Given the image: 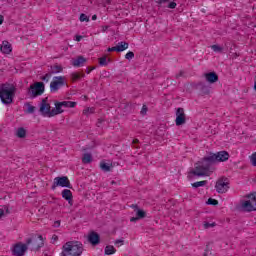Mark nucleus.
Listing matches in <instances>:
<instances>
[{
    "label": "nucleus",
    "mask_w": 256,
    "mask_h": 256,
    "mask_svg": "<svg viewBox=\"0 0 256 256\" xmlns=\"http://www.w3.org/2000/svg\"><path fill=\"white\" fill-rule=\"evenodd\" d=\"M55 108L51 109V104L47 103V98L42 99L40 103L39 112L42 117H55L57 115H61V113H65L64 107L61 102L56 101L54 103Z\"/></svg>",
    "instance_id": "1"
},
{
    "label": "nucleus",
    "mask_w": 256,
    "mask_h": 256,
    "mask_svg": "<svg viewBox=\"0 0 256 256\" xmlns=\"http://www.w3.org/2000/svg\"><path fill=\"white\" fill-rule=\"evenodd\" d=\"M215 163V159L210 153L208 157H204L202 159L200 165L196 166L194 170L190 171V174L195 175L196 177H205V175H208L209 171H211V167H213Z\"/></svg>",
    "instance_id": "2"
},
{
    "label": "nucleus",
    "mask_w": 256,
    "mask_h": 256,
    "mask_svg": "<svg viewBox=\"0 0 256 256\" xmlns=\"http://www.w3.org/2000/svg\"><path fill=\"white\" fill-rule=\"evenodd\" d=\"M83 254V244L79 241H68L62 246L60 256H80Z\"/></svg>",
    "instance_id": "3"
},
{
    "label": "nucleus",
    "mask_w": 256,
    "mask_h": 256,
    "mask_svg": "<svg viewBox=\"0 0 256 256\" xmlns=\"http://www.w3.org/2000/svg\"><path fill=\"white\" fill-rule=\"evenodd\" d=\"M45 245L42 235L34 234L26 239V247L32 251H39Z\"/></svg>",
    "instance_id": "4"
},
{
    "label": "nucleus",
    "mask_w": 256,
    "mask_h": 256,
    "mask_svg": "<svg viewBox=\"0 0 256 256\" xmlns=\"http://www.w3.org/2000/svg\"><path fill=\"white\" fill-rule=\"evenodd\" d=\"M15 95V87L2 88L0 92V99L4 105H11L13 103V96Z\"/></svg>",
    "instance_id": "5"
},
{
    "label": "nucleus",
    "mask_w": 256,
    "mask_h": 256,
    "mask_svg": "<svg viewBox=\"0 0 256 256\" xmlns=\"http://www.w3.org/2000/svg\"><path fill=\"white\" fill-rule=\"evenodd\" d=\"M27 93L31 99H35V97H39V95L45 93V84L43 82H36L33 85H30Z\"/></svg>",
    "instance_id": "6"
},
{
    "label": "nucleus",
    "mask_w": 256,
    "mask_h": 256,
    "mask_svg": "<svg viewBox=\"0 0 256 256\" xmlns=\"http://www.w3.org/2000/svg\"><path fill=\"white\" fill-rule=\"evenodd\" d=\"M248 200L242 201L241 207L243 211L251 213V211H256V192L246 196Z\"/></svg>",
    "instance_id": "7"
},
{
    "label": "nucleus",
    "mask_w": 256,
    "mask_h": 256,
    "mask_svg": "<svg viewBox=\"0 0 256 256\" xmlns=\"http://www.w3.org/2000/svg\"><path fill=\"white\" fill-rule=\"evenodd\" d=\"M57 187H67L68 189H72L71 181L67 176H61L54 178L53 184L51 186L52 191H55Z\"/></svg>",
    "instance_id": "8"
},
{
    "label": "nucleus",
    "mask_w": 256,
    "mask_h": 256,
    "mask_svg": "<svg viewBox=\"0 0 256 256\" xmlns=\"http://www.w3.org/2000/svg\"><path fill=\"white\" fill-rule=\"evenodd\" d=\"M215 189L217 193L223 194L227 193L229 191V178L227 177H222L217 180Z\"/></svg>",
    "instance_id": "9"
},
{
    "label": "nucleus",
    "mask_w": 256,
    "mask_h": 256,
    "mask_svg": "<svg viewBox=\"0 0 256 256\" xmlns=\"http://www.w3.org/2000/svg\"><path fill=\"white\" fill-rule=\"evenodd\" d=\"M65 85V78L63 76H56L53 78V81L50 83L51 93H57L61 87Z\"/></svg>",
    "instance_id": "10"
},
{
    "label": "nucleus",
    "mask_w": 256,
    "mask_h": 256,
    "mask_svg": "<svg viewBox=\"0 0 256 256\" xmlns=\"http://www.w3.org/2000/svg\"><path fill=\"white\" fill-rule=\"evenodd\" d=\"M27 249H29V247H27V243L23 244V243L19 242L14 245V248L12 250V255L23 256V255H25Z\"/></svg>",
    "instance_id": "11"
},
{
    "label": "nucleus",
    "mask_w": 256,
    "mask_h": 256,
    "mask_svg": "<svg viewBox=\"0 0 256 256\" xmlns=\"http://www.w3.org/2000/svg\"><path fill=\"white\" fill-rule=\"evenodd\" d=\"M215 163H221L225 161H229V152L227 151H220L217 153H211Z\"/></svg>",
    "instance_id": "12"
},
{
    "label": "nucleus",
    "mask_w": 256,
    "mask_h": 256,
    "mask_svg": "<svg viewBox=\"0 0 256 256\" xmlns=\"http://www.w3.org/2000/svg\"><path fill=\"white\" fill-rule=\"evenodd\" d=\"M186 122H187V118L185 116V109L178 108L176 110V125H177V127H179L181 125H185Z\"/></svg>",
    "instance_id": "13"
},
{
    "label": "nucleus",
    "mask_w": 256,
    "mask_h": 256,
    "mask_svg": "<svg viewBox=\"0 0 256 256\" xmlns=\"http://www.w3.org/2000/svg\"><path fill=\"white\" fill-rule=\"evenodd\" d=\"M88 241L91 243V245H99V243H101V236H99L97 232L92 231L88 235Z\"/></svg>",
    "instance_id": "14"
},
{
    "label": "nucleus",
    "mask_w": 256,
    "mask_h": 256,
    "mask_svg": "<svg viewBox=\"0 0 256 256\" xmlns=\"http://www.w3.org/2000/svg\"><path fill=\"white\" fill-rule=\"evenodd\" d=\"M204 77L208 83H217L219 81V76L215 72H209L204 74Z\"/></svg>",
    "instance_id": "15"
},
{
    "label": "nucleus",
    "mask_w": 256,
    "mask_h": 256,
    "mask_svg": "<svg viewBox=\"0 0 256 256\" xmlns=\"http://www.w3.org/2000/svg\"><path fill=\"white\" fill-rule=\"evenodd\" d=\"M62 198L68 201L69 205H73V192H71V190L64 189L62 191Z\"/></svg>",
    "instance_id": "16"
},
{
    "label": "nucleus",
    "mask_w": 256,
    "mask_h": 256,
    "mask_svg": "<svg viewBox=\"0 0 256 256\" xmlns=\"http://www.w3.org/2000/svg\"><path fill=\"white\" fill-rule=\"evenodd\" d=\"M0 50L2 53L9 55V53H11V51H13V48L11 47V43H9V41L4 40L2 42V45L0 46Z\"/></svg>",
    "instance_id": "17"
},
{
    "label": "nucleus",
    "mask_w": 256,
    "mask_h": 256,
    "mask_svg": "<svg viewBox=\"0 0 256 256\" xmlns=\"http://www.w3.org/2000/svg\"><path fill=\"white\" fill-rule=\"evenodd\" d=\"M87 63V59L83 56H78L76 59L73 60L72 65L74 67H83Z\"/></svg>",
    "instance_id": "18"
},
{
    "label": "nucleus",
    "mask_w": 256,
    "mask_h": 256,
    "mask_svg": "<svg viewBox=\"0 0 256 256\" xmlns=\"http://www.w3.org/2000/svg\"><path fill=\"white\" fill-rule=\"evenodd\" d=\"M129 49V43L127 42H119L117 45H116V52L117 53H121L125 50Z\"/></svg>",
    "instance_id": "19"
},
{
    "label": "nucleus",
    "mask_w": 256,
    "mask_h": 256,
    "mask_svg": "<svg viewBox=\"0 0 256 256\" xmlns=\"http://www.w3.org/2000/svg\"><path fill=\"white\" fill-rule=\"evenodd\" d=\"M63 71V67L61 65H53L50 66V70L49 73H51V75H56L57 73H61Z\"/></svg>",
    "instance_id": "20"
},
{
    "label": "nucleus",
    "mask_w": 256,
    "mask_h": 256,
    "mask_svg": "<svg viewBox=\"0 0 256 256\" xmlns=\"http://www.w3.org/2000/svg\"><path fill=\"white\" fill-rule=\"evenodd\" d=\"M60 103L62 107H64V109H73L77 107V102H73V101H62Z\"/></svg>",
    "instance_id": "21"
},
{
    "label": "nucleus",
    "mask_w": 256,
    "mask_h": 256,
    "mask_svg": "<svg viewBox=\"0 0 256 256\" xmlns=\"http://www.w3.org/2000/svg\"><path fill=\"white\" fill-rule=\"evenodd\" d=\"M132 207L135 209L138 208L137 205H132ZM136 217H138V219H145V217H147V212H145V210L137 209Z\"/></svg>",
    "instance_id": "22"
},
{
    "label": "nucleus",
    "mask_w": 256,
    "mask_h": 256,
    "mask_svg": "<svg viewBox=\"0 0 256 256\" xmlns=\"http://www.w3.org/2000/svg\"><path fill=\"white\" fill-rule=\"evenodd\" d=\"M93 161V156L90 153H85L82 157V163L89 165Z\"/></svg>",
    "instance_id": "23"
},
{
    "label": "nucleus",
    "mask_w": 256,
    "mask_h": 256,
    "mask_svg": "<svg viewBox=\"0 0 256 256\" xmlns=\"http://www.w3.org/2000/svg\"><path fill=\"white\" fill-rule=\"evenodd\" d=\"M16 135L19 137V139H25L27 136V130H25L23 127L18 128Z\"/></svg>",
    "instance_id": "24"
},
{
    "label": "nucleus",
    "mask_w": 256,
    "mask_h": 256,
    "mask_svg": "<svg viewBox=\"0 0 256 256\" xmlns=\"http://www.w3.org/2000/svg\"><path fill=\"white\" fill-rule=\"evenodd\" d=\"M116 252L117 250L113 245H108L105 247V255H114Z\"/></svg>",
    "instance_id": "25"
},
{
    "label": "nucleus",
    "mask_w": 256,
    "mask_h": 256,
    "mask_svg": "<svg viewBox=\"0 0 256 256\" xmlns=\"http://www.w3.org/2000/svg\"><path fill=\"white\" fill-rule=\"evenodd\" d=\"M70 77H71L73 83H75V81H79V79H81V77H85V74H79L77 72H73L72 74H70Z\"/></svg>",
    "instance_id": "26"
},
{
    "label": "nucleus",
    "mask_w": 256,
    "mask_h": 256,
    "mask_svg": "<svg viewBox=\"0 0 256 256\" xmlns=\"http://www.w3.org/2000/svg\"><path fill=\"white\" fill-rule=\"evenodd\" d=\"M100 168L102 169V171H104L105 173H108V171H111V166L109 163L106 162H101L100 163Z\"/></svg>",
    "instance_id": "27"
},
{
    "label": "nucleus",
    "mask_w": 256,
    "mask_h": 256,
    "mask_svg": "<svg viewBox=\"0 0 256 256\" xmlns=\"http://www.w3.org/2000/svg\"><path fill=\"white\" fill-rule=\"evenodd\" d=\"M205 185H207L206 180L192 183V187H194V189H197L198 187H205Z\"/></svg>",
    "instance_id": "28"
},
{
    "label": "nucleus",
    "mask_w": 256,
    "mask_h": 256,
    "mask_svg": "<svg viewBox=\"0 0 256 256\" xmlns=\"http://www.w3.org/2000/svg\"><path fill=\"white\" fill-rule=\"evenodd\" d=\"M211 49L215 52V53H223V47L217 45V44H214L212 46H210Z\"/></svg>",
    "instance_id": "29"
},
{
    "label": "nucleus",
    "mask_w": 256,
    "mask_h": 256,
    "mask_svg": "<svg viewBox=\"0 0 256 256\" xmlns=\"http://www.w3.org/2000/svg\"><path fill=\"white\" fill-rule=\"evenodd\" d=\"M99 65L101 67H107V65H108L107 56L99 58Z\"/></svg>",
    "instance_id": "30"
},
{
    "label": "nucleus",
    "mask_w": 256,
    "mask_h": 256,
    "mask_svg": "<svg viewBox=\"0 0 256 256\" xmlns=\"http://www.w3.org/2000/svg\"><path fill=\"white\" fill-rule=\"evenodd\" d=\"M52 74L48 72L44 76L41 77V80L44 81L45 83H49V79H51Z\"/></svg>",
    "instance_id": "31"
},
{
    "label": "nucleus",
    "mask_w": 256,
    "mask_h": 256,
    "mask_svg": "<svg viewBox=\"0 0 256 256\" xmlns=\"http://www.w3.org/2000/svg\"><path fill=\"white\" fill-rule=\"evenodd\" d=\"M134 57H135V53H133L132 51H129L125 55V59H127L128 61H131V59H133Z\"/></svg>",
    "instance_id": "32"
},
{
    "label": "nucleus",
    "mask_w": 256,
    "mask_h": 256,
    "mask_svg": "<svg viewBox=\"0 0 256 256\" xmlns=\"http://www.w3.org/2000/svg\"><path fill=\"white\" fill-rule=\"evenodd\" d=\"M28 106L27 113L33 114L35 113V106H32L31 104L27 103Z\"/></svg>",
    "instance_id": "33"
},
{
    "label": "nucleus",
    "mask_w": 256,
    "mask_h": 256,
    "mask_svg": "<svg viewBox=\"0 0 256 256\" xmlns=\"http://www.w3.org/2000/svg\"><path fill=\"white\" fill-rule=\"evenodd\" d=\"M89 113H95V108H86L83 110V115H89Z\"/></svg>",
    "instance_id": "34"
},
{
    "label": "nucleus",
    "mask_w": 256,
    "mask_h": 256,
    "mask_svg": "<svg viewBox=\"0 0 256 256\" xmlns=\"http://www.w3.org/2000/svg\"><path fill=\"white\" fill-rule=\"evenodd\" d=\"M207 204L208 205H219V201L213 199V198H209L208 201H207Z\"/></svg>",
    "instance_id": "35"
},
{
    "label": "nucleus",
    "mask_w": 256,
    "mask_h": 256,
    "mask_svg": "<svg viewBox=\"0 0 256 256\" xmlns=\"http://www.w3.org/2000/svg\"><path fill=\"white\" fill-rule=\"evenodd\" d=\"M147 111H149V108L147 107V105H143L142 109L140 111L141 115H147Z\"/></svg>",
    "instance_id": "36"
},
{
    "label": "nucleus",
    "mask_w": 256,
    "mask_h": 256,
    "mask_svg": "<svg viewBox=\"0 0 256 256\" xmlns=\"http://www.w3.org/2000/svg\"><path fill=\"white\" fill-rule=\"evenodd\" d=\"M250 161L254 167H256V152L251 155Z\"/></svg>",
    "instance_id": "37"
},
{
    "label": "nucleus",
    "mask_w": 256,
    "mask_h": 256,
    "mask_svg": "<svg viewBox=\"0 0 256 256\" xmlns=\"http://www.w3.org/2000/svg\"><path fill=\"white\" fill-rule=\"evenodd\" d=\"M80 21L83 23V22H87L89 21V17L86 15V14H81L80 15Z\"/></svg>",
    "instance_id": "38"
},
{
    "label": "nucleus",
    "mask_w": 256,
    "mask_h": 256,
    "mask_svg": "<svg viewBox=\"0 0 256 256\" xmlns=\"http://www.w3.org/2000/svg\"><path fill=\"white\" fill-rule=\"evenodd\" d=\"M124 243H125V240H123V239H118V240H116V241L114 242V245H118V247H119V245H124Z\"/></svg>",
    "instance_id": "39"
},
{
    "label": "nucleus",
    "mask_w": 256,
    "mask_h": 256,
    "mask_svg": "<svg viewBox=\"0 0 256 256\" xmlns=\"http://www.w3.org/2000/svg\"><path fill=\"white\" fill-rule=\"evenodd\" d=\"M215 223H209V222H206L205 224H204V226H205V228L206 229H209V227H215Z\"/></svg>",
    "instance_id": "40"
},
{
    "label": "nucleus",
    "mask_w": 256,
    "mask_h": 256,
    "mask_svg": "<svg viewBox=\"0 0 256 256\" xmlns=\"http://www.w3.org/2000/svg\"><path fill=\"white\" fill-rule=\"evenodd\" d=\"M169 9H175V7H177V3L175 2H170L168 5Z\"/></svg>",
    "instance_id": "41"
},
{
    "label": "nucleus",
    "mask_w": 256,
    "mask_h": 256,
    "mask_svg": "<svg viewBox=\"0 0 256 256\" xmlns=\"http://www.w3.org/2000/svg\"><path fill=\"white\" fill-rule=\"evenodd\" d=\"M202 91H204V93L209 94V88L207 86H202Z\"/></svg>",
    "instance_id": "42"
},
{
    "label": "nucleus",
    "mask_w": 256,
    "mask_h": 256,
    "mask_svg": "<svg viewBox=\"0 0 256 256\" xmlns=\"http://www.w3.org/2000/svg\"><path fill=\"white\" fill-rule=\"evenodd\" d=\"M158 5H163V3H169V0H158Z\"/></svg>",
    "instance_id": "43"
},
{
    "label": "nucleus",
    "mask_w": 256,
    "mask_h": 256,
    "mask_svg": "<svg viewBox=\"0 0 256 256\" xmlns=\"http://www.w3.org/2000/svg\"><path fill=\"white\" fill-rule=\"evenodd\" d=\"M139 219H140V218H138V216H136V217H132V218L130 219V221H131V223H135V222L139 221Z\"/></svg>",
    "instance_id": "44"
},
{
    "label": "nucleus",
    "mask_w": 256,
    "mask_h": 256,
    "mask_svg": "<svg viewBox=\"0 0 256 256\" xmlns=\"http://www.w3.org/2000/svg\"><path fill=\"white\" fill-rule=\"evenodd\" d=\"M83 39V36H81V35H76L75 36V41H81Z\"/></svg>",
    "instance_id": "45"
},
{
    "label": "nucleus",
    "mask_w": 256,
    "mask_h": 256,
    "mask_svg": "<svg viewBox=\"0 0 256 256\" xmlns=\"http://www.w3.org/2000/svg\"><path fill=\"white\" fill-rule=\"evenodd\" d=\"M113 51H116L117 52V47L114 46V47H111V48H108V52L111 53Z\"/></svg>",
    "instance_id": "46"
},
{
    "label": "nucleus",
    "mask_w": 256,
    "mask_h": 256,
    "mask_svg": "<svg viewBox=\"0 0 256 256\" xmlns=\"http://www.w3.org/2000/svg\"><path fill=\"white\" fill-rule=\"evenodd\" d=\"M4 211H5L6 215H9V213H11V211L9 210V207H7V206L4 207Z\"/></svg>",
    "instance_id": "47"
},
{
    "label": "nucleus",
    "mask_w": 256,
    "mask_h": 256,
    "mask_svg": "<svg viewBox=\"0 0 256 256\" xmlns=\"http://www.w3.org/2000/svg\"><path fill=\"white\" fill-rule=\"evenodd\" d=\"M52 241H59V236L54 234L52 236Z\"/></svg>",
    "instance_id": "48"
},
{
    "label": "nucleus",
    "mask_w": 256,
    "mask_h": 256,
    "mask_svg": "<svg viewBox=\"0 0 256 256\" xmlns=\"http://www.w3.org/2000/svg\"><path fill=\"white\" fill-rule=\"evenodd\" d=\"M61 221H55L54 222V227H60Z\"/></svg>",
    "instance_id": "49"
},
{
    "label": "nucleus",
    "mask_w": 256,
    "mask_h": 256,
    "mask_svg": "<svg viewBox=\"0 0 256 256\" xmlns=\"http://www.w3.org/2000/svg\"><path fill=\"white\" fill-rule=\"evenodd\" d=\"M179 77H183V71H180V73L176 75V79H179Z\"/></svg>",
    "instance_id": "50"
},
{
    "label": "nucleus",
    "mask_w": 256,
    "mask_h": 256,
    "mask_svg": "<svg viewBox=\"0 0 256 256\" xmlns=\"http://www.w3.org/2000/svg\"><path fill=\"white\" fill-rule=\"evenodd\" d=\"M5 215V210L0 209V217H3Z\"/></svg>",
    "instance_id": "51"
},
{
    "label": "nucleus",
    "mask_w": 256,
    "mask_h": 256,
    "mask_svg": "<svg viewBox=\"0 0 256 256\" xmlns=\"http://www.w3.org/2000/svg\"><path fill=\"white\" fill-rule=\"evenodd\" d=\"M94 69H95V67H92V68L86 70V73L89 75V73H91V71H93Z\"/></svg>",
    "instance_id": "52"
},
{
    "label": "nucleus",
    "mask_w": 256,
    "mask_h": 256,
    "mask_svg": "<svg viewBox=\"0 0 256 256\" xmlns=\"http://www.w3.org/2000/svg\"><path fill=\"white\" fill-rule=\"evenodd\" d=\"M132 143H133V145H137V143H139V139H134V140L132 141Z\"/></svg>",
    "instance_id": "53"
},
{
    "label": "nucleus",
    "mask_w": 256,
    "mask_h": 256,
    "mask_svg": "<svg viewBox=\"0 0 256 256\" xmlns=\"http://www.w3.org/2000/svg\"><path fill=\"white\" fill-rule=\"evenodd\" d=\"M97 20V15H93L92 16V21H96Z\"/></svg>",
    "instance_id": "54"
},
{
    "label": "nucleus",
    "mask_w": 256,
    "mask_h": 256,
    "mask_svg": "<svg viewBox=\"0 0 256 256\" xmlns=\"http://www.w3.org/2000/svg\"><path fill=\"white\" fill-rule=\"evenodd\" d=\"M3 23V16H0V25Z\"/></svg>",
    "instance_id": "55"
},
{
    "label": "nucleus",
    "mask_w": 256,
    "mask_h": 256,
    "mask_svg": "<svg viewBox=\"0 0 256 256\" xmlns=\"http://www.w3.org/2000/svg\"><path fill=\"white\" fill-rule=\"evenodd\" d=\"M3 89H5V86L0 85V93H1V91H3Z\"/></svg>",
    "instance_id": "56"
},
{
    "label": "nucleus",
    "mask_w": 256,
    "mask_h": 256,
    "mask_svg": "<svg viewBox=\"0 0 256 256\" xmlns=\"http://www.w3.org/2000/svg\"><path fill=\"white\" fill-rule=\"evenodd\" d=\"M98 123H103V120L99 119V120H98Z\"/></svg>",
    "instance_id": "57"
},
{
    "label": "nucleus",
    "mask_w": 256,
    "mask_h": 256,
    "mask_svg": "<svg viewBox=\"0 0 256 256\" xmlns=\"http://www.w3.org/2000/svg\"><path fill=\"white\" fill-rule=\"evenodd\" d=\"M103 31H107V27H105V29H103Z\"/></svg>",
    "instance_id": "58"
}]
</instances>
